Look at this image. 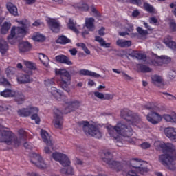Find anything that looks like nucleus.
<instances>
[{"instance_id": "obj_45", "label": "nucleus", "mask_w": 176, "mask_h": 176, "mask_svg": "<svg viewBox=\"0 0 176 176\" xmlns=\"http://www.w3.org/2000/svg\"><path fill=\"white\" fill-rule=\"evenodd\" d=\"M24 64L25 67H27V68H28L29 69H32V70L36 69V65H35V64H34L33 63H31L28 60H25Z\"/></svg>"}, {"instance_id": "obj_28", "label": "nucleus", "mask_w": 176, "mask_h": 176, "mask_svg": "<svg viewBox=\"0 0 176 176\" xmlns=\"http://www.w3.org/2000/svg\"><path fill=\"white\" fill-rule=\"evenodd\" d=\"M80 75H84L87 76H93L94 78H100L101 75L94 72H91L90 70L87 69H81L79 71Z\"/></svg>"}, {"instance_id": "obj_52", "label": "nucleus", "mask_w": 176, "mask_h": 176, "mask_svg": "<svg viewBox=\"0 0 176 176\" xmlns=\"http://www.w3.org/2000/svg\"><path fill=\"white\" fill-rule=\"evenodd\" d=\"M31 119L32 120H35L36 124H39V123H41V118H39V116H38V113L32 115Z\"/></svg>"}, {"instance_id": "obj_40", "label": "nucleus", "mask_w": 176, "mask_h": 176, "mask_svg": "<svg viewBox=\"0 0 176 176\" xmlns=\"http://www.w3.org/2000/svg\"><path fill=\"white\" fill-rule=\"evenodd\" d=\"M32 38L36 42H43V41H45V36L41 34V33H36L32 36Z\"/></svg>"}, {"instance_id": "obj_42", "label": "nucleus", "mask_w": 176, "mask_h": 176, "mask_svg": "<svg viewBox=\"0 0 176 176\" xmlns=\"http://www.w3.org/2000/svg\"><path fill=\"white\" fill-rule=\"evenodd\" d=\"M162 119L165 120L167 123H173V113L170 114H163Z\"/></svg>"}, {"instance_id": "obj_64", "label": "nucleus", "mask_w": 176, "mask_h": 176, "mask_svg": "<svg viewBox=\"0 0 176 176\" xmlns=\"http://www.w3.org/2000/svg\"><path fill=\"white\" fill-rule=\"evenodd\" d=\"M142 72H151V71H152V69L149 68V67L143 65L142 66Z\"/></svg>"}, {"instance_id": "obj_13", "label": "nucleus", "mask_w": 176, "mask_h": 176, "mask_svg": "<svg viewBox=\"0 0 176 176\" xmlns=\"http://www.w3.org/2000/svg\"><path fill=\"white\" fill-rule=\"evenodd\" d=\"M155 148L158 151H163V152H175V146L173 144H165L163 142L156 141L154 142Z\"/></svg>"}, {"instance_id": "obj_47", "label": "nucleus", "mask_w": 176, "mask_h": 176, "mask_svg": "<svg viewBox=\"0 0 176 176\" xmlns=\"http://www.w3.org/2000/svg\"><path fill=\"white\" fill-rule=\"evenodd\" d=\"M76 46H78V47H81L85 53H86V54H90V50H89V49L87 48V47H86V45L83 43H78L76 44Z\"/></svg>"}, {"instance_id": "obj_27", "label": "nucleus", "mask_w": 176, "mask_h": 176, "mask_svg": "<svg viewBox=\"0 0 176 176\" xmlns=\"http://www.w3.org/2000/svg\"><path fill=\"white\" fill-rule=\"evenodd\" d=\"M116 45L119 47H130L131 46V41L130 40H124V39H118L116 41Z\"/></svg>"}, {"instance_id": "obj_43", "label": "nucleus", "mask_w": 176, "mask_h": 176, "mask_svg": "<svg viewBox=\"0 0 176 176\" xmlns=\"http://www.w3.org/2000/svg\"><path fill=\"white\" fill-rule=\"evenodd\" d=\"M61 173L63 174H67V175H74V168H72L71 166H69L67 170H65V168H62Z\"/></svg>"}, {"instance_id": "obj_48", "label": "nucleus", "mask_w": 176, "mask_h": 176, "mask_svg": "<svg viewBox=\"0 0 176 176\" xmlns=\"http://www.w3.org/2000/svg\"><path fill=\"white\" fill-rule=\"evenodd\" d=\"M137 31H138V34L140 35H141V36H146V35H148V34L147 30L142 29V28H141V27H138Z\"/></svg>"}, {"instance_id": "obj_61", "label": "nucleus", "mask_w": 176, "mask_h": 176, "mask_svg": "<svg viewBox=\"0 0 176 176\" xmlns=\"http://www.w3.org/2000/svg\"><path fill=\"white\" fill-rule=\"evenodd\" d=\"M168 47L173 49V50H176V43L172 41L171 43L168 45Z\"/></svg>"}, {"instance_id": "obj_31", "label": "nucleus", "mask_w": 176, "mask_h": 176, "mask_svg": "<svg viewBox=\"0 0 176 176\" xmlns=\"http://www.w3.org/2000/svg\"><path fill=\"white\" fill-rule=\"evenodd\" d=\"M15 95H16V91L9 89H6L3 91L0 92V96L1 97H5V98L14 97Z\"/></svg>"}, {"instance_id": "obj_55", "label": "nucleus", "mask_w": 176, "mask_h": 176, "mask_svg": "<svg viewBox=\"0 0 176 176\" xmlns=\"http://www.w3.org/2000/svg\"><path fill=\"white\" fill-rule=\"evenodd\" d=\"M162 94H164V96H166V97L168 100H170V101H174V100H176L175 96H174L171 94H168L166 92H163Z\"/></svg>"}, {"instance_id": "obj_24", "label": "nucleus", "mask_w": 176, "mask_h": 176, "mask_svg": "<svg viewBox=\"0 0 176 176\" xmlns=\"http://www.w3.org/2000/svg\"><path fill=\"white\" fill-rule=\"evenodd\" d=\"M56 60L58 63H60L61 64H67V65H72L74 63L71 60H69V57H67L65 55H58L56 56Z\"/></svg>"}, {"instance_id": "obj_10", "label": "nucleus", "mask_w": 176, "mask_h": 176, "mask_svg": "<svg viewBox=\"0 0 176 176\" xmlns=\"http://www.w3.org/2000/svg\"><path fill=\"white\" fill-rule=\"evenodd\" d=\"M175 159V157H171L168 154H164L160 156L159 162L164 166H167L168 168L171 171H174L175 170V164L174 163Z\"/></svg>"}, {"instance_id": "obj_5", "label": "nucleus", "mask_w": 176, "mask_h": 176, "mask_svg": "<svg viewBox=\"0 0 176 176\" xmlns=\"http://www.w3.org/2000/svg\"><path fill=\"white\" fill-rule=\"evenodd\" d=\"M78 124L80 127H82V130L86 135H91L95 138H101L102 137V133L100 131L97 126L90 124L87 121L79 122Z\"/></svg>"}, {"instance_id": "obj_11", "label": "nucleus", "mask_w": 176, "mask_h": 176, "mask_svg": "<svg viewBox=\"0 0 176 176\" xmlns=\"http://www.w3.org/2000/svg\"><path fill=\"white\" fill-rule=\"evenodd\" d=\"M53 124L56 129H63V124H64L63 111L58 108H55L54 109Z\"/></svg>"}, {"instance_id": "obj_9", "label": "nucleus", "mask_w": 176, "mask_h": 176, "mask_svg": "<svg viewBox=\"0 0 176 176\" xmlns=\"http://www.w3.org/2000/svg\"><path fill=\"white\" fill-rule=\"evenodd\" d=\"M30 162L34 166H36V167H38V168H47L49 167V164L45 162L43 158L39 154H36L35 153H32L30 154Z\"/></svg>"}, {"instance_id": "obj_63", "label": "nucleus", "mask_w": 176, "mask_h": 176, "mask_svg": "<svg viewBox=\"0 0 176 176\" xmlns=\"http://www.w3.org/2000/svg\"><path fill=\"white\" fill-rule=\"evenodd\" d=\"M175 76H176L175 71L171 70L170 72H169L168 78H170V79H174V78H175Z\"/></svg>"}, {"instance_id": "obj_60", "label": "nucleus", "mask_w": 176, "mask_h": 176, "mask_svg": "<svg viewBox=\"0 0 176 176\" xmlns=\"http://www.w3.org/2000/svg\"><path fill=\"white\" fill-rule=\"evenodd\" d=\"M122 76L125 79V80H131L132 78L126 74L124 72H122Z\"/></svg>"}, {"instance_id": "obj_20", "label": "nucleus", "mask_w": 176, "mask_h": 176, "mask_svg": "<svg viewBox=\"0 0 176 176\" xmlns=\"http://www.w3.org/2000/svg\"><path fill=\"white\" fill-rule=\"evenodd\" d=\"M151 82L153 85L155 86H157L158 87H162V86L164 85V80H163V77L159 75H153L151 76Z\"/></svg>"}, {"instance_id": "obj_34", "label": "nucleus", "mask_w": 176, "mask_h": 176, "mask_svg": "<svg viewBox=\"0 0 176 176\" xmlns=\"http://www.w3.org/2000/svg\"><path fill=\"white\" fill-rule=\"evenodd\" d=\"M95 41L96 42H98L102 47H111V43H107L105 40L102 37H100V36H95Z\"/></svg>"}, {"instance_id": "obj_14", "label": "nucleus", "mask_w": 176, "mask_h": 176, "mask_svg": "<svg viewBox=\"0 0 176 176\" xmlns=\"http://www.w3.org/2000/svg\"><path fill=\"white\" fill-rule=\"evenodd\" d=\"M47 91L50 94L53 96V97H54L57 101H62L64 100V98H65V96L63 95V92L54 87L47 88Z\"/></svg>"}, {"instance_id": "obj_8", "label": "nucleus", "mask_w": 176, "mask_h": 176, "mask_svg": "<svg viewBox=\"0 0 176 176\" xmlns=\"http://www.w3.org/2000/svg\"><path fill=\"white\" fill-rule=\"evenodd\" d=\"M158 111L159 107H155L154 111L148 113L146 116V120L151 124H153V126L159 124V123L163 120V117L160 115V113H157Z\"/></svg>"}, {"instance_id": "obj_39", "label": "nucleus", "mask_w": 176, "mask_h": 176, "mask_svg": "<svg viewBox=\"0 0 176 176\" xmlns=\"http://www.w3.org/2000/svg\"><path fill=\"white\" fill-rule=\"evenodd\" d=\"M14 97H15V100L17 101V102H19V104H21L24 100H25V97L21 92H15Z\"/></svg>"}, {"instance_id": "obj_49", "label": "nucleus", "mask_w": 176, "mask_h": 176, "mask_svg": "<svg viewBox=\"0 0 176 176\" xmlns=\"http://www.w3.org/2000/svg\"><path fill=\"white\" fill-rule=\"evenodd\" d=\"M29 109H30V114L31 116H32V115H35V113H38L39 112V109H38V107L29 106Z\"/></svg>"}, {"instance_id": "obj_35", "label": "nucleus", "mask_w": 176, "mask_h": 176, "mask_svg": "<svg viewBox=\"0 0 176 176\" xmlns=\"http://www.w3.org/2000/svg\"><path fill=\"white\" fill-rule=\"evenodd\" d=\"M74 8L76 9H80L81 10H84L85 12L89 10V6H87L85 1H80V3H75Z\"/></svg>"}, {"instance_id": "obj_54", "label": "nucleus", "mask_w": 176, "mask_h": 176, "mask_svg": "<svg viewBox=\"0 0 176 176\" xmlns=\"http://www.w3.org/2000/svg\"><path fill=\"white\" fill-rule=\"evenodd\" d=\"M169 27H170V31H172V32H176L175 21H170V23H169Z\"/></svg>"}, {"instance_id": "obj_46", "label": "nucleus", "mask_w": 176, "mask_h": 176, "mask_svg": "<svg viewBox=\"0 0 176 176\" xmlns=\"http://www.w3.org/2000/svg\"><path fill=\"white\" fill-rule=\"evenodd\" d=\"M144 8L145 10H146V12H148L149 13H153V12H155V8H153V7L148 3H144Z\"/></svg>"}, {"instance_id": "obj_15", "label": "nucleus", "mask_w": 176, "mask_h": 176, "mask_svg": "<svg viewBox=\"0 0 176 176\" xmlns=\"http://www.w3.org/2000/svg\"><path fill=\"white\" fill-rule=\"evenodd\" d=\"M170 61H171V58L162 55L161 56H155L153 61V64H154V65H162L163 63L164 64H168Z\"/></svg>"}, {"instance_id": "obj_18", "label": "nucleus", "mask_w": 176, "mask_h": 176, "mask_svg": "<svg viewBox=\"0 0 176 176\" xmlns=\"http://www.w3.org/2000/svg\"><path fill=\"white\" fill-rule=\"evenodd\" d=\"M32 49V45L28 41H22L19 45V50L20 53L24 54L30 52Z\"/></svg>"}, {"instance_id": "obj_6", "label": "nucleus", "mask_w": 176, "mask_h": 176, "mask_svg": "<svg viewBox=\"0 0 176 176\" xmlns=\"http://www.w3.org/2000/svg\"><path fill=\"white\" fill-rule=\"evenodd\" d=\"M55 74L60 76L62 89L67 93H69L71 91L68 87L71 85V74H69V72L66 69H56Z\"/></svg>"}, {"instance_id": "obj_44", "label": "nucleus", "mask_w": 176, "mask_h": 176, "mask_svg": "<svg viewBox=\"0 0 176 176\" xmlns=\"http://www.w3.org/2000/svg\"><path fill=\"white\" fill-rule=\"evenodd\" d=\"M54 78H47L45 80L44 84L45 85L48 87L47 89L52 87L54 85Z\"/></svg>"}, {"instance_id": "obj_22", "label": "nucleus", "mask_w": 176, "mask_h": 176, "mask_svg": "<svg viewBox=\"0 0 176 176\" xmlns=\"http://www.w3.org/2000/svg\"><path fill=\"white\" fill-rule=\"evenodd\" d=\"M7 10L12 14V16H19V11L17 10V6L14 5L12 2H8L6 3Z\"/></svg>"}, {"instance_id": "obj_57", "label": "nucleus", "mask_w": 176, "mask_h": 176, "mask_svg": "<svg viewBox=\"0 0 176 176\" xmlns=\"http://www.w3.org/2000/svg\"><path fill=\"white\" fill-rule=\"evenodd\" d=\"M148 21L150 24H154L155 25H156V23H157L158 20L157 18H156V16H151L149 18Z\"/></svg>"}, {"instance_id": "obj_25", "label": "nucleus", "mask_w": 176, "mask_h": 176, "mask_svg": "<svg viewBox=\"0 0 176 176\" xmlns=\"http://www.w3.org/2000/svg\"><path fill=\"white\" fill-rule=\"evenodd\" d=\"M9 50V44L8 41L3 38H0V53L2 56H4L6 53H8Z\"/></svg>"}, {"instance_id": "obj_3", "label": "nucleus", "mask_w": 176, "mask_h": 176, "mask_svg": "<svg viewBox=\"0 0 176 176\" xmlns=\"http://www.w3.org/2000/svg\"><path fill=\"white\" fill-rule=\"evenodd\" d=\"M0 142H4L7 145L17 147L21 145V139H19L17 135L9 129L0 124Z\"/></svg>"}, {"instance_id": "obj_58", "label": "nucleus", "mask_w": 176, "mask_h": 176, "mask_svg": "<svg viewBox=\"0 0 176 176\" xmlns=\"http://www.w3.org/2000/svg\"><path fill=\"white\" fill-rule=\"evenodd\" d=\"M140 146L142 149H149V148H151V144L148 142H143L140 144Z\"/></svg>"}, {"instance_id": "obj_12", "label": "nucleus", "mask_w": 176, "mask_h": 176, "mask_svg": "<svg viewBox=\"0 0 176 176\" xmlns=\"http://www.w3.org/2000/svg\"><path fill=\"white\" fill-rule=\"evenodd\" d=\"M52 158L56 162H58L63 167H68L71 164V161L67 155L61 153H54Z\"/></svg>"}, {"instance_id": "obj_23", "label": "nucleus", "mask_w": 176, "mask_h": 176, "mask_svg": "<svg viewBox=\"0 0 176 176\" xmlns=\"http://www.w3.org/2000/svg\"><path fill=\"white\" fill-rule=\"evenodd\" d=\"M125 30H127L126 32H120L119 35L120 36H126V35H131V36H135V34L133 33L134 31V28L131 24H127L125 26Z\"/></svg>"}, {"instance_id": "obj_51", "label": "nucleus", "mask_w": 176, "mask_h": 176, "mask_svg": "<svg viewBox=\"0 0 176 176\" xmlns=\"http://www.w3.org/2000/svg\"><path fill=\"white\" fill-rule=\"evenodd\" d=\"M53 151V143L51 146H46L44 148V152L45 153H46L47 155H51L52 152Z\"/></svg>"}, {"instance_id": "obj_56", "label": "nucleus", "mask_w": 176, "mask_h": 176, "mask_svg": "<svg viewBox=\"0 0 176 176\" xmlns=\"http://www.w3.org/2000/svg\"><path fill=\"white\" fill-rule=\"evenodd\" d=\"M94 94L95 97H97V98H99V100H104V94L99 91H95Z\"/></svg>"}, {"instance_id": "obj_19", "label": "nucleus", "mask_w": 176, "mask_h": 176, "mask_svg": "<svg viewBox=\"0 0 176 176\" xmlns=\"http://www.w3.org/2000/svg\"><path fill=\"white\" fill-rule=\"evenodd\" d=\"M47 23L52 32H58L60 31V23L57 20L50 19L47 20Z\"/></svg>"}, {"instance_id": "obj_36", "label": "nucleus", "mask_w": 176, "mask_h": 176, "mask_svg": "<svg viewBox=\"0 0 176 176\" xmlns=\"http://www.w3.org/2000/svg\"><path fill=\"white\" fill-rule=\"evenodd\" d=\"M41 63L43 65L44 67H49V58L44 54H39L38 56Z\"/></svg>"}, {"instance_id": "obj_29", "label": "nucleus", "mask_w": 176, "mask_h": 176, "mask_svg": "<svg viewBox=\"0 0 176 176\" xmlns=\"http://www.w3.org/2000/svg\"><path fill=\"white\" fill-rule=\"evenodd\" d=\"M17 80L19 83H30L34 80L30 76V75L22 74L19 77H18Z\"/></svg>"}, {"instance_id": "obj_21", "label": "nucleus", "mask_w": 176, "mask_h": 176, "mask_svg": "<svg viewBox=\"0 0 176 176\" xmlns=\"http://www.w3.org/2000/svg\"><path fill=\"white\" fill-rule=\"evenodd\" d=\"M41 135L43 142H45L46 145H47L48 146H52V137L50 136V135L48 134V133L45 130L41 129Z\"/></svg>"}, {"instance_id": "obj_17", "label": "nucleus", "mask_w": 176, "mask_h": 176, "mask_svg": "<svg viewBox=\"0 0 176 176\" xmlns=\"http://www.w3.org/2000/svg\"><path fill=\"white\" fill-rule=\"evenodd\" d=\"M67 27L69 30H71L72 31H73V32H75L76 34H79V31L82 30V28H80V25H78V23H76V21H74L72 19H69V22L67 23Z\"/></svg>"}, {"instance_id": "obj_59", "label": "nucleus", "mask_w": 176, "mask_h": 176, "mask_svg": "<svg viewBox=\"0 0 176 176\" xmlns=\"http://www.w3.org/2000/svg\"><path fill=\"white\" fill-rule=\"evenodd\" d=\"M91 12H92V13H94V15L95 16V17H100V15L98 11H97V9H96V8L91 7Z\"/></svg>"}, {"instance_id": "obj_37", "label": "nucleus", "mask_w": 176, "mask_h": 176, "mask_svg": "<svg viewBox=\"0 0 176 176\" xmlns=\"http://www.w3.org/2000/svg\"><path fill=\"white\" fill-rule=\"evenodd\" d=\"M18 115L19 116H23L24 118H27L28 116H30V106L27 108L22 109L18 111Z\"/></svg>"}, {"instance_id": "obj_53", "label": "nucleus", "mask_w": 176, "mask_h": 176, "mask_svg": "<svg viewBox=\"0 0 176 176\" xmlns=\"http://www.w3.org/2000/svg\"><path fill=\"white\" fill-rule=\"evenodd\" d=\"M173 37H171V36H167L166 37H165L164 38V43H165V45L166 46H168V45L173 41Z\"/></svg>"}, {"instance_id": "obj_30", "label": "nucleus", "mask_w": 176, "mask_h": 176, "mask_svg": "<svg viewBox=\"0 0 176 176\" xmlns=\"http://www.w3.org/2000/svg\"><path fill=\"white\" fill-rule=\"evenodd\" d=\"M66 107H67L70 111H75V109H78V108L80 107V103L77 100L66 102Z\"/></svg>"}, {"instance_id": "obj_41", "label": "nucleus", "mask_w": 176, "mask_h": 176, "mask_svg": "<svg viewBox=\"0 0 176 176\" xmlns=\"http://www.w3.org/2000/svg\"><path fill=\"white\" fill-rule=\"evenodd\" d=\"M69 42H71V40L65 36H61L56 40V43H60V45H65L69 43Z\"/></svg>"}, {"instance_id": "obj_26", "label": "nucleus", "mask_w": 176, "mask_h": 176, "mask_svg": "<svg viewBox=\"0 0 176 176\" xmlns=\"http://www.w3.org/2000/svg\"><path fill=\"white\" fill-rule=\"evenodd\" d=\"M85 27L88 31H94L96 26L94 25V18H86L85 19Z\"/></svg>"}, {"instance_id": "obj_32", "label": "nucleus", "mask_w": 176, "mask_h": 176, "mask_svg": "<svg viewBox=\"0 0 176 176\" xmlns=\"http://www.w3.org/2000/svg\"><path fill=\"white\" fill-rule=\"evenodd\" d=\"M10 27H12V23H10V22H4L1 25L0 30L1 34H2L3 35L8 34L9 30H10Z\"/></svg>"}, {"instance_id": "obj_1", "label": "nucleus", "mask_w": 176, "mask_h": 176, "mask_svg": "<svg viewBox=\"0 0 176 176\" xmlns=\"http://www.w3.org/2000/svg\"><path fill=\"white\" fill-rule=\"evenodd\" d=\"M107 130L110 137L113 138L114 142H116L117 146H122L123 145V143L120 141L119 135H122V137H124V138H127L126 141L130 142V144L134 142L133 139L130 138V137L133 135V129L123 122H118L114 126L112 125H108L107 126Z\"/></svg>"}, {"instance_id": "obj_7", "label": "nucleus", "mask_w": 176, "mask_h": 176, "mask_svg": "<svg viewBox=\"0 0 176 176\" xmlns=\"http://www.w3.org/2000/svg\"><path fill=\"white\" fill-rule=\"evenodd\" d=\"M121 117L127 120L129 124H133V126H137V124L141 123V118L140 116L133 113V111L129 109L121 111Z\"/></svg>"}, {"instance_id": "obj_50", "label": "nucleus", "mask_w": 176, "mask_h": 176, "mask_svg": "<svg viewBox=\"0 0 176 176\" xmlns=\"http://www.w3.org/2000/svg\"><path fill=\"white\" fill-rule=\"evenodd\" d=\"M0 85L5 86L6 87H10V82L6 80L5 78H0Z\"/></svg>"}, {"instance_id": "obj_33", "label": "nucleus", "mask_w": 176, "mask_h": 176, "mask_svg": "<svg viewBox=\"0 0 176 176\" xmlns=\"http://www.w3.org/2000/svg\"><path fill=\"white\" fill-rule=\"evenodd\" d=\"M129 56H131V57H135L138 60H145V58H146V55L141 52H138V51H132L129 54Z\"/></svg>"}, {"instance_id": "obj_62", "label": "nucleus", "mask_w": 176, "mask_h": 176, "mask_svg": "<svg viewBox=\"0 0 176 176\" xmlns=\"http://www.w3.org/2000/svg\"><path fill=\"white\" fill-rule=\"evenodd\" d=\"M113 98V95L111 94H105L104 95L103 100H112Z\"/></svg>"}, {"instance_id": "obj_16", "label": "nucleus", "mask_w": 176, "mask_h": 176, "mask_svg": "<svg viewBox=\"0 0 176 176\" xmlns=\"http://www.w3.org/2000/svg\"><path fill=\"white\" fill-rule=\"evenodd\" d=\"M165 135L169 138L171 141L176 142V128L169 126L164 129Z\"/></svg>"}, {"instance_id": "obj_4", "label": "nucleus", "mask_w": 176, "mask_h": 176, "mask_svg": "<svg viewBox=\"0 0 176 176\" xmlns=\"http://www.w3.org/2000/svg\"><path fill=\"white\" fill-rule=\"evenodd\" d=\"M104 157L102 158V161L108 164L109 167L112 170H116V171H126L127 165L119 162L112 160L113 155L112 153L109 151H106L104 153Z\"/></svg>"}, {"instance_id": "obj_38", "label": "nucleus", "mask_w": 176, "mask_h": 176, "mask_svg": "<svg viewBox=\"0 0 176 176\" xmlns=\"http://www.w3.org/2000/svg\"><path fill=\"white\" fill-rule=\"evenodd\" d=\"M6 74L8 78H12V76H14V75H16V68L12 67H8L6 69Z\"/></svg>"}, {"instance_id": "obj_2", "label": "nucleus", "mask_w": 176, "mask_h": 176, "mask_svg": "<svg viewBox=\"0 0 176 176\" xmlns=\"http://www.w3.org/2000/svg\"><path fill=\"white\" fill-rule=\"evenodd\" d=\"M18 23L22 27H12L10 34L7 37V41L10 45H15V43H17L18 38H24L27 35V28L30 27V22L25 19L18 21Z\"/></svg>"}]
</instances>
